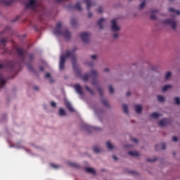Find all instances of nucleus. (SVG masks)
I'll return each mask as SVG.
<instances>
[{"instance_id":"f257e3e1","label":"nucleus","mask_w":180,"mask_h":180,"mask_svg":"<svg viewBox=\"0 0 180 180\" xmlns=\"http://www.w3.org/2000/svg\"><path fill=\"white\" fill-rule=\"evenodd\" d=\"M75 50L76 49H74L72 51H66V53L65 55H62L60 56V63H59V68L60 70L64 69V65L65 64V60L66 58H69V57L71 58L72 63L73 65V69L75 70V63H77V56H75Z\"/></svg>"},{"instance_id":"f03ea898","label":"nucleus","mask_w":180,"mask_h":180,"mask_svg":"<svg viewBox=\"0 0 180 180\" xmlns=\"http://www.w3.org/2000/svg\"><path fill=\"white\" fill-rule=\"evenodd\" d=\"M61 22H58L56 25V27L55 30L53 31V34H56V36H58V34H63V37L66 39L67 40H69V39H71V33L69 32L67 30H65L63 32L61 31Z\"/></svg>"},{"instance_id":"7ed1b4c3","label":"nucleus","mask_w":180,"mask_h":180,"mask_svg":"<svg viewBox=\"0 0 180 180\" xmlns=\"http://www.w3.org/2000/svg\"><path fill=\"white\" fill-rule=\"evenodd\" d=\"M4 67H5V68H9L12 71H16V70H18V68H20V64L15 63L13 61H6L5 65H4L3 64H0V70L1 68H4Z\"/></svg>"},{"instance_id":"20e7f679","label":"nucleus","mask_w":180,"mask_h":180,"mask_svg":"<svg viewBox=\"0 0 180 180\" xmlns=\"http://www.w3.org/2000/svg\"><path fill=\"white\" fill-rule=\"evenodd\" d=\"M16 53H17V56H18V57H20V58L22 59V61L25 63V60L26 58V55L27 54V51L25 50H23L22 48H17Z\"/></svg>"},{"instance_id":"39448f33","label":"nucleus","mask_w":180,"mask_h":180,"mask_svg":"<svg viewBox=\"0 0 180 180\" xmlns=\"http://www.w3.org/2000/svg\"><path fill=\"white\" fill-rule=\"evenodd\" d=\"M98 77V72L96 70H91V75L89 74H85L82 77V81H88V79L89 78H96Z\"/></svg>"},{"instance_id":"423d86ee","label":"nucleus","mask_w":180,"mask_h":180,"mask_svg":"<svg viewBox=\"0 0 180 180\" xmlns=\"http://www.w3.org/2000/svg\"><path fill=\"white\" fill-rule=\"evenodd\" d=\"M83 127L88 131V133H92V131H101V129L98 127H91L86 124H84Z\"/></svg>"},{"instance_id":"0eeeda50","label":"nucleus","mask_w":180,"mask_h":180,"mask_svg":"<svg viewBox=\"0 0 180 180\" xmlns=\"http://www.w3.org/2000/svg\"><path fill=\"white\" fill-rule=\"evenodd\" d=\"M26 9L30 8L32 9V11H36V8H37V1L36 0H30L29 3L25 5Z\"/></svg>"},{"instance_id":"6e6552de","label":"nucleus","mask_w":180,"mask_h":180,"mask_svg":"<svg viewBox=\"0 0 180 180\" xmlns=\"http://www.w3.org/2000/svg\"><path fill=\"white\" fill-rule=\"evenodd\" d=\"M112 26L111 30L112 32H119L120 30V27L117 26V20L112 19L111 20Z\"/></svg>"},{"instance_id":"1a4fd4ad","label":"nucleus","mask_w":180,"mask_h":180,"mask_svg":"<svg viewBox=\"0 0 180 180\" xmlns=\"http://www.w3.org/2000/svg\"><path fill=\"white\" fill-rule=\"evenodd\" d=\"M164 25H170L172 29H176V22L172 19H167L163 21Z\"/></svg>"},{"instance_id":"9d476101","label":"nucleus","mask_w":180,"mask_h":180,"mask_svg":"<svg viewBox=\"0 0 180 180\" xmlns=\"http://www.w3.org/2000/svg\"><path fill=\"white\" fill-rule=\"evenodd\" d=\"M80 37L85 44L89 43V33L82 32L80 34Z\"/></svg>"},{"instance_id":"9b49d317","label":"nucleus","mask_w":180,"mask_h":180,"mask_svg":"<svg viewBox=\"0 0 180 180\" xmlns=\"http://www.w3.org/2000/svg\"><path fill=\"white\" fill-rule=\"evenodd\" d=\"M74 88L79 95H84V91H82V87L81 85L77 84L74 86Z\"/></svg>"},{"instance_id":"f8f14e48","label":"nucleus","mask_w":180,"mask_h":180,"mask_svg":"<svg viewBox=\"0 0 180 180\" xmlns=\"http://www.w3.org/2000/svg\"><path fill=\"white\" fill-rule=\"evenodd\" d=\"M14 0H0V4L4 6H9L13 4Z\"/></svg>"},{"instance_id":"ddd939ff","label":"nucleus","mask_w":180,"mask_h":180,"mask_svg":"<svg viewBox=\"0 0 180 180\" xmlns=\"http://www.w3.org/2000/svg\"><path fill=\"white\" fill-rule=\"evenodd\" d=\"M8 39L6 38H3L0 41V49H5V46H6V42Z\"/></svg>"},{"instance_id":"4468645a","label":"nucleus","mask_w":180,"mask_h":180,"mask_svg":"<svg viewBox=\"0 0 180 180\" xmlns=\"http://www.w3.org/2000/svg\"><path fill=\"white\" fill-rule=\"evenodd\" d=\"M84 4L86 5L87 10L89 11L91 9V6H95V4H92L91 0H84Z\"/></svg>"},{"instance_id":"2eb2a0df","label":"nucleus","mask_w":180,"mask_h":180,"mask_svg":"<svg viewBox=\"0 0 180 180\" xmlns=\"http://www.w3.org/2000/svg\"><path fill=\"white\" fill-rule=\"evenodd\" d=\"M106 22V20L105 18H101L98 22V26L99 27V29H103V23Z\"/></svg>"},{"instance_id":"dca6fc26","label":"nucleus","mask_w":180,"mask_h":180,"mask_svg":"<svg viewBox=\"0 0 180 180\" xmlns=\"http://www.w3.org/2000/svg\"><path fill=\"white\" fill-rule=\"evenodd\" d=\"M159 126H166L168 124V119H163L158 122Z\"/></svg>"},{"instance_id":"f3484780","label":"nucleus","mask_w":180,"mask_h":180,"mask_svg":"<svg viewBox=\"0 0 180 180\" xmlns=\"http://www.w3.org/2000/svg\"><path fill=\"white\" fill-rule=\"evenodd\" d=\"M85 171L86 172H88L89 174H92L93 175H95V174H96V172H95V169L91 167L85 168Z\"/></svg>"},{"instance_id":"a211bd4d","label":"nucleus","mask_w":180,"mask_h":180,"mask_svg":"<svg viewBox=\"0 0 180 180\" xmlns=\"http://www.w3.org/2000/svg\"><path fill=\"white\" fill-rule=\"evenodd\" d=\"M65 106L70 112H74V108H72V105H71V103L70 102H66Z\"/></svg>"},{"instance_id":"6ab92c4d","label":"nucleus","mask_w":180,"mask_h":180,"mask_svg":"<svg viewBox=\"0 0 180 180\" xmlns=\"http://www.w3.org/2000/svg\"><path fill=\"white\" fill-rule=\"evenodd\" d=\"M157 12H158V10L154 9L152 11V14L150 15V19H152V20H155V19H157V17L154 15L155 13H157Z\"/></svg>"},{"instance_id":"aec40b11","label":"nucleus","mask_w":180,"mask_h":180,"mask_svg":"<svg viewBox=\"0 0 180 180\" xmlns=\"http://www.w3.org/2000/svg\"><path fill=\"white\" fill-rule=\"evenodd\" d=\"M6 84L5 79H4V76L0 74V88H2Z\"/></svg>"},{"instance_id":"412c9836","label":"nucleus","mask_w":180,"mask_h":180,"mask_svg":"<svg viewBox=\"0 0 180 180\" xmlns=\"http://www.w3.org/2000/svg\"><path fill=\"white\" fill-rule=\"evenodd\" d=\"M135 110L136 113H140L143 110V107L141 105H135Z\"/></svg>"},{"instance_id":"4be33fe9","label":"nucleus","mask_w":180,"mask_h":180,"mask_svg":"<svg viewBox=\"0 0 180 180\" xmlns=\"http://www.w3.org/2000/svg\"><path fill=\"white\" fill-rule=\"evenodd\" d=\"M128 154L129 155H131V157H139V152L136 151V150H133V151H129L128 153Z\"/></svg>"},{"instance_id":"5701e85b","label":"nucleus","mask_w":180,"mask_h":180,"mask_svg":"<svg viewBox=\"0 0 180 180\" xmlns=\"http://www.w3.org/2000/svg\"><path fill=\"white\" fill-rule=\"evenodd\" d=\"M68 164L70 167H72V168H76V169L79 168V165L75 162H69Z\"/></svg>"},{"instance_id":"b1692460","label":"nucleus","mask_w":180,"mask_h":180,"mask_svg":"<svg viewBox=\"0 0 180 180\" xmlns=\"http://www.w3.org/2000/svg\"><path fill=\"white\" fill-rule=\"evenodd\" d=\"M169 88H172V86L169 84L165 85L162 87V92H166V91H168Z\"/></svg>"},{"instance_id":"393cba45","label":"nucleus","mask_w":180,"mask_h":180,"mask_svg":"<svg viewBox=\"0 0 180 180\" xmlns=\"http://www.w3.org/2000/svg\"><path fill=\"white\" fill-rule=\"evenodd\" d=\"M123 112L125 113H129V107L126 104L122 105Z\"/></svg>"},{"instance_id":"a878e982","label":"nucleus","mask_w":180,"mask_h":180,"mask_svg":"<svg viewBox=\"0 0 180 180\" xmlns=\"http://www.w3.org/2000/svg\"><path fill=\"white\" fill-rule=\"evenodd\" d=\"M106 146L108 150H113V145L110 143V141H108L106 142Z\"/></svg>"},{"instance_id":"bb28decb","label":"nucleus","mask_w":180,"mask_h":180,"mask_svg":"<svg viewBox=\"0 0 180 180\" xmlns=\"http://www.w3.org/2000/svg\"><path fill=\"white\" fill-rule=\"evenodd\" d=\"M65 115H67L65 113V110L63 109V108H60L59 109V116H65Z\"/></svg>"},{"instance_id":"cd10ccee","label":"nucleus","mask_w":180,"mask_h":180,"mask_svg":"<svg viewBox=\"0 0 180 180\" xmlns=\"http://www.w3.org/2000/svg\"><path fill=\"white\" fill-rule=\"evenodd\" d=\"M85 88H86V90L88 91V92H89L90 95H95V92H94V90L89 88V86H86Z\"/></svg>"},{"instance_id":"c85d7f7f","label":"nucleus","mask_w":180,"mask_h":180,"mask_svg":"<svg viewBox=\"0 0 180 180\" xmlns=\"http://www.w3.org/2000/svg\"><path fill=\"white\" fill-rule=\"evenodd\" d=\"M75 8L77 9V11H82V8H81V3L79 2L76 4Z\"/></svg>"},{"instance_id":"c756f323","label":"nucleus","mask_w":180,"mask_h":180,"mask_svg":"<svg viewBox=\"0 0 180 180\" xmlns=\"http://www.w3.org/2000/svg\"><path fill=\"white\" fill-rule=\"evenodd\" d=\"M169 12H174V13H176V15H180V11H176V10L174 9L173 8H169Z\"/></svg>"},{"instance_id":"7c9ffc66","label":"nucleus","mask_w":180,"mask_h":180,"mask_svg":"<svg viewBox=\"0 0 180 180\" xmlns=\"http://www.w3.org/2000/svg\"><path fill=\"white\" fill-rule=\"evenodd\" d=\"M151 117H153V119H158V117H160V114L157 112H153L151 114Z\"/></svg>"},{"instance_id":"2f4dec72","label":"nucleus","mask_w":180,"mask_h":180,"mask_svg":"<svg viewBox=\"0 0 180 180\" xmlns=\"http://www.w3.org/2000/svg\"><path fill=\"white\" fill-rule=\"evenodd\" d=\"M93 150H94V152L96 153H101V148H99L98 146H94L93 148Z\"/></svg>"},{"instance_id":"473e14b6","label":"nucleus","mask_w":180,"mask_h":180,"mask_svg":"<svg viewBox=\"0 0 180 180\" xmlns=\"http://www.w3.org/2000/svg\"><path fill=\"white\" fill-rule=\"evenodd\" d=\"M165 98L162 96H158V102H164Z\"/></svg>"},{"instance_id":"72a5a7b5","label":"nucleus","mask_w":180,"mask_h":180,"mask_svg":"<svg viewBox=\"0 0 180 180\" xmlns=\"http://www.w3.org/2000/svg\"><path fill=\"white\" fill-rule=\"evenodd\" d=\"M71 25H72V26H75V25H77V19L72 18L71 19Z\"/></svg>"},{"instance_id":"f704fd0d","label":"nucleus","mask_w":180,"mask_h":180,"mask_svg":"<svg viewBox=\"0 0 180 180\" xmlns=\"http://www.w3.org/2000/svg\"><path fill=\"white\" fill-rule=\"evenodd\" d=\"M174 102L176 105H180V99L179 97L174 98Z\"/></svg>"},{"instance_id":"c9c22d12","label":"nucleus","mask_w":180,"mask_h":180,"mask_svg":"<svg viewBox=\"0 0 180 180\" xmlns=\"http://www.w3.org/2000/svg\"><path fill=\"white\" fill-rule=\"evenodd\" d=\"M102 103L104 106H108V105H109V103L108 102V100H105V99L102 100Z\"/></svg>"},{"instance_id":"e433bc0d","label":"nucleus","mask_w":180,"mask_h":180,"mask_svg":"<svg viewBox=\"0 0 180 180\" xmlns=\"http://www.w3.org/2000/svg\"><path fill=\"white\" fill-rule=\"evenodd\" d=\"M146 161H148V162H154V161H157V158H154L153 159L148 158Z\"/></svg>"},{"instance_id":"4c0bfd02","label":"nucleus","mask_w":180,"mask_h":180,"mask_svg":"<svg viewBox=\"0 0 180 180\" xmlns=\"http://www.w3.org/2000/svg\"><path fill=\"white\" fill-rule=\"evenodd\" d=\"M144 6H146V1H143L139 6V8L140 9H143V8H144Z\"/></svg>"},{"instance_id":"58836bf2","label":"nucleus","mask_w":180,"mask_h":180,"mask_svg":"<svg viewBox=\"0 0 180 180\" xmlns=\"http://www.w3.org/2000/svg\"><path fill=\"white\" fill-rule=\"evenodd\" d=\"M171 75H172L171 72H167L165 75V79H168V78H169V77H171Z\"/></svg>"},{"instance_id":"ea45409f","label":"nucleus","mask_w":180,"mask_h":180,"mask_svg":"<svg viewBox=\"0 0 180 180\" xmlns=\"http://www.w3.org/2000/svg\"><path fill=\"white\" fill-rule=\"evenodd\" d=\"M109 92L110 94H113V92H115V89L112 86H109Z\"/></svg>"},{"instance_id":"a19ab883","label":"nucleus","mask_w":180,"mask_h":180,"mask_svg":"<svg viewBox=\"0 0 180 180\" xmlns=\"http://www.w3.org/2000/svg\"><path fill=\"white\" fill-rule=\"evenodd\" d=\"M98 91L101 96H103V91H102V89H101V87H98Z\"/></svg>"},{"instance_id":"79ce46f5","label":"nucleus","mask_w":180,"mask_h":180,"mask_svg":"<svg viewBox=\"0 0 180 180\" xmlns=\"http://www.w3.org/2000/svg\"><path fill=\"white\" fill-rule=\"evenodd\" d=\"M165 148H167V144H165V143H162L161 144V149L162 150H165Z\"/></svg>"},{"instance_id":"37998d69","label":"nucleus","mask_w":180,"mask_h":180,"mask_svg":"<svg viewBox=\"0 0 180 180\" xmlns=\"http://www.w3.org/2000/svg\"><path fill=\"white\" fill-rule=\"evenodd\" d=\"M34 58V55L30 54L29 56L30 61H32Z\"/></svg>"},{"instance_id":"c03bdc74","label":"nucleus","mask_w":180,"mask_h":180,"mask_svg":"<svg viewBox=\"0 0 180 180\" xmlns=\"http://www.w3.org/2000/svg\"><path fill=\"white\" fill-rule=\"evenodd\" d=\"M27 67L28 70H30V71H32V70H33V67L30 64H27Z\"/></svg>"},{"instance_id":"a18cd8bd","label":"nucleus","mask_w":180,"mask_h":180,"mask_svg":"<svg viewBox=\"0 0 180 180\" xmlns=\"http://www.w3.org/2000/svg\"><path fill=\"white\" fill-rule=\"evenodd\" d=\"M98 13H102V12H103V8H102V7L98 8Z\"/></svg>"},{"instance_id":"49530a36","label":"nucleus","mask_w":180,"mask_h":180,"mask_svg":"<svg viewBox=\"0 0 180 180\" xmlns=\"http://www.w3.org/2000/svg\"><path fill=\"white\" fill-rule=\"evenodd\" d=\"M51 106L52 108H56V103H54V101L51 102Z\"/></svg>"},{"instance_id":"de8ad7c7","label":"nucleus","mask_w":180,"mask_h":180,"mask_svg":"<svg viewBox=\"0 0 180 180\" xmlns=\"http://www.w3.org/2000/svg\"><path fill=\"white\" fill-rule=\"evenodd\" d=\"M51 165L52 168H60V166H58L57 165L52 164Z\"/></svg>"},{"instance_id":"09e8293b","label":"nucleus","mask_w":180,"mask_h":180,"mask_svg":"<svg viewBox=\"0 0 180 180\" xmlns=\"http://www.w3.org/2000/svg\"><path fill=\"white\" fill-rule=\"evenodd\" d=\"M50 77H51V75L49 72H47L45 74V78H50Z\"/></svg>"},{"instance_id":"8fccbe9b","label":"nucleus","mask_w":180,"mask_h":180,"mask_svg":"<svg viewBox=\"0 0 180 180\" xmlns=\"http://www.w3.org/2000/svg\"><path fill=\"white\" fill-rule=\"evenodd\" d=\"M112 37H113L114 39H117V37H119V34H114L112 35Z\"/></svg>"},{"instance_id":"3c124183","label":"nucleus","mask_w":180,"mask_h":180,"mask_svg":"<svg viewBox=\"0 0 180 180\" xmlns=\"http://www.w3.org/2000/svg\"><path fill=\"white\" fill-rule=\"evenodd\" d=\"M92 85H96L98 84V82L96 80H94L92 82H91Z\"/></svg>"},{"instance_id":"603ef678","label":"nucleus","mask_w":180,"mask_h":180,"mask_svg":"<svg viewBox=\"0 0 180 180\" xmlns=\"http://www.w3.org/2000/svg\"><path fill=\"white\" fill-rule=\"evenodd\" d=\"M172 140L173 141H178V138L176 136H173Z\"/></svg>"},{"instance_id":"864d4df0","label":"nucleus","mask_w":180,"mask_h":180,"mask_svg":"<svg viewBox=\"0 0 180 180\" xmlns=\"http://www.w3.org/2000/svg\"><path fill=\"white\" fill-rule=\"evenodd\" d=\"M91 58H92V60H96V55H92L91 56Z\"/></svg>"},{"instance_id":"5fc2aeb1","label":"nucleus","mask_w":180,"mask_h":180,"mask_svg":"<svg viewBox=\"0 0 180 180\" xmlns=\"http://www.w3.org/2000/svg\"><path fill=\"white\" fill-rule=\"evenodd\" d=\"M89 67H93L94 66V62H90L88 63Z\"/></svg>"},{"instance_id":"6e6d98bb","label":"nucleus","mask_w":180,"mask_h":180,"mask_svg":"<svg viewBox=\"0 0 180 180\" xmlns=\"http://www.w3.org/2000/svg\"><path fill=\"white\" fill-rule=\"evenodd\" d=\"M132 141L134 143H138L139 140H137V139H132Z\"/></svg>"},{"instance_id":"4d7b16f0","label":"nucleus","mask_w":180,"mask_h":180,"mask_svg":"<svg viewBox=\"0 0 180 180\" xmlns=\"http://www.w3.org/2000/svg\"><path fill=\"white\" fill-rule=\"evenodd\" d=\"M112 158L115 160V161H117V157H116V155H113Z\"/></svg>"},{"instance_id":"13d9d810","label":"nucleus","mask_w":180,"mask_h":180,"mask_svg":"<svg viewBox=\"0 0 180 180\" xmlns=\"http://www.w3.org/2000/svg\"><path fill=\"white\" fill-rule=\"evenodd\" d=\"M34 89L35 91H39V86H34Z\"/></svg>"},{"instance_id":"bf43d9fd","label":"nucleus","mask_w":180,"mask_h":180,"mask_svg":"<svg viewBox=\"0 0 180 180\" xmlns=\"http://www.w3.org/2000/svg\"><path fill=\"white\" fill-rule=\"evenodd\" d=\"M88 18H92V13H88Z\"/></svg>"},{"instance_id":"052dcab7","label":"nucleus","mask_w":180,"mask_h":180,"mask_svg":"<svg viewBox=\"0 0 180 180\" xmlns=\"http://www.w3.org/2000/svg\"><path fill=\"white\" fill-rule=\"evenodd\" d=\"M40 71H44V68L43 66H41L39 68Z\"/></svg>"},{"instance_id":"680f3d73","label":"nucleus","mask_w":180,"mask_h":180,"mask_svg":"<svg viewBox=\"0 0 180 180\" xmlns=\"http://www.w3.org/2000/svg\"><path fill=\"white\" fill-rule=\"evenodd\" d=\"M49 82L51 83V84H52V82H54V81L53 80V79H49Z\"/></svg>"},{"instance_id":"e2e57ef3","label":"nucleus","mask_w":180,"mask_h":180,"mask_svg":"<svg viewBox=\"0 0 180 180\" xmlns=\"http://www.w3.org/2000/svg\"><path fill=\"white\" fill-rule=\"evenodd\" d=\"M127 96H130V91L127 92Z\"/></svg>"},{"instance_id":"0e129e2a","label":"nucleus","mask_w":180,"mask_h":180,"mask_svg":"<svg viewBox=\"0 0 180 180\" xmlns=\"http://www.w3.org/2000/svg\"><path fill=\"white\" fill-rule=\"evenodd\" d=\"M104 71H105V72H108L109 71V69L105 68V69H104Z\"/></svg>"},{"instance_id":"69168bd1","label":"nucleus","mask_w":180,"mask_h":180,"mask_svg":"<svg viewBox=\"0 0 180 180\" xmlns=\"http://www.w3.org/2000/svg\"><path fill=\"white\" fill-rule=\"evenodd\" d=\"M56 2H63V0H56Z\"/></svg>"},{"instance_id":"338daca9","label":"nucleus","mask_w":180,"mask_h":180,"mask_svg":"<svg viewBox=\"0 0 180 180\" xmlns=\"http://www.w3.org/2000/svg\"><path fill=\"white\" fill-rule=\"evenodd\" d=\"M158 147H159V146H158V145H156V146H155V150H158Z\"/></svg>"},{"instance_id":"774afa93","label":"nucleus","mask_w":180,"mask_h":180,"mask_svg":"<svg viewBox=\"0 0 180 180\" xmlns=\"http://www.w3.org/2000/svg\"><path fill=\"white\" fill-rule=\"evenodd\" d=\"M169 1H173V0H169Z\"/></svg>"}]
</instances>
